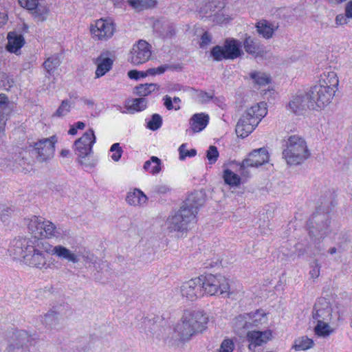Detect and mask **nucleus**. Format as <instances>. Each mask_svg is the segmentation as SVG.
Returning <instances> with one entry per match:
<instances>
[{"label": "nucleus", "instance_id": "nucleus-35", "mask_svg": "<svg viewBox=\"0 0 352 352\" xmlns=\"http://www.w3.org/2000/svg\"><path fill=\"white\" fill-rule=\"evenodd\" d=\"M61 61L56 54L47 58L43 63V67L48 76H53L55 70L60 65Z\"/></svg>", "mask_w": 352, "mask_h": 352}, {"label": "nucleus", "instance_id": "nucleus-37", "mask_svg": "<svg viewBox=\"0 0 352 352\" xmlns=\"http://www.w3.org/2000/svg\"><path fill=\"white\" fill-rule=\"evenodd\" d=\"M157 2V0H128L129 4L137 10L153 8L156 6Z\"/></svg>", "mask_w": 352, "mask_h": 352}, {"label": "nucleus", "instance_id": "nucleus-55", "mask_svg": "<svg viewBox=\"0 0 352 352\" xmlns=\"http://www.w3.org/2000/svg\"><path fill=\"white\" fill-rule=\"evenodd\" d=\"M211 40V36L208 32L204 33L201 38V45L204 46L208 45Z\"/></svg>", "mask_w": 352, "mask_h": 352}, {"label": "nucleus", "instance_id": "nucleus-5", "mask_svg": "<svg viewBox=\"0 0 352 352\" xmlns=\"http://www.w3.org/2000/svg\"><path fill=\"white\" fill-rule=\"evenodd\" d=\"M267 113L266 104L260 102L248 108L241 116L236 126V133L241 138L251 133Z\"/></svg>", "mask_w": 352, "mask_h": 352}, {"label": "nucleus", "instance_id": "nucleus-19", "mask_svg": "<svg viewBox=\"0 0 352 352\" xmlns=\"http://www.w3.org/2000/svg\"><path fill=\"white\" fill-rule=\"evenodd\" d=\"M307 107H309L307 93L305 94L300 93L291 96L286 105V109L295 115L300 116L304 114Z\"/></svg>", "mask_w": 352, "mask_h": 352}, {"label": "nucleus", "instance_id": "nucleus-56", "mask_svg": "<svg viewBox=\"0 0 352 352\" xmlns=\"http://www.w3.org/2000/svg\"><path fill=\"white\" fill-rule=\"evenodd\" d=\"M6 122L0 120V145L3 142L5 137Z\"/></svg>", "mask_w": 352, "mask_h": 352}, {"label": "nucleus", "instance_id": "nucleus-45", "mask_svg": "<svg viewBox=\"0 0 352 352\" xmlns=\"http://www.w3.org/2000/svg\"><path fill=\"white\" fill-rule=\"evenodd\" d=\"M219 156V153L217 147L210 146L206 152V158L208 161V164L210 165L214 164L217 161Z\"/></svg>", "mask_w": 352, "mask_h": 352}, {"label": "nucleus", "instance_id": "nucleus-22", "mask_svg": "<svg viewBox=\"0 0 352 352\" xmlns=\"http://www.w3.org/2000/svg\"><path fill=\"white\" fill-rule=\"evenodd\" d=\"M339 80L337 74L333 71H324L320 74L318 82L316 85L321 86L325 89L332 90L334 93L338 89Z\"/></svg>", "mask_w": 352, "mask_h": 352}, {"label": "nucleus", "instance_id": "nucleus-59", "mask_svg": "<svg viewBox=\"0 0 352 352\" xmlns=\"http://www.w3.org/2000/svg\"><path fill=\"white\" fill-rule=\"evenodd\" d=\"M10 209L8 207H5L4 206H0V217L2 221H6L4 219V216L1 214V212H6V214H8L10 212Z\"/></svg>", "mask_w": 352, "mask_h": 352}, {"label": "nucleus", "instance_id": "nucleus-42", "mask_svg": "<svg viewBox=\"0 0 352 352\" xmlns=\"http://www.w3.org/2000/svg\"><path fill=\"white\" fill-rule=\"evenodd\" d=\"M123 153V150L119 143H114L109 150V157L115 162H118Z\"/></svg>", "mask_w": 352, "mask_h": 352}, {"label": "nucleus", "instance_id": "nucleus-12", "mask_svg": "<svg viewBox=\"0 0 352 352\" xmlns=\"http://www.w3.org/2000/svg\"><path fill=\"white\" fill-rule=\"evenodd\" d=\"M116 27L110 18H101L94 21L89 27L91 37L97 41H107L111 38Z\"/></svg>", "mask_w": 352, "mask_h": 352}, {"label": "nucleus", "instance_id": "nucleus-43", "mask_svg": "<svg viewBox=\"0 0 352 352\" xmlns=\"http://www.w3.org/2000/svg\"><path fill=\"white\" fill-rule=\"evenodd\" d=\"M162 124V117L159 114H153L151 118L147 122L146 127L152 131L160 128Z\"/></svg>", "mask_w": 352, "mask_h": 352}, {"label": "nucleus", "instance_id": "nucleus-10", "mask_svg": "<svg viewBox=\"0 0 352 352\" xmlns=\"http://www.w3.org/2000/svg\"><path fill=\"white\" fill-rule=\"evenodd\" d=\"M96 140L93 129H89L76 140L74 144L75 153L78 157L79 162L86 165L87 157L91 153L92 147Z\"/></svg>", "mask_w": 352, "mask_h": 352}, {"label": "nucleus", "instance_id": "nucleus-44", "mask_svg": "<svg viewBox=\"0 0 352 352\" xmlns=\"http://www.w3.org/2000/svg\"><path fill=\"white\" fill-rule=\"evenodd\" d=\"M234 342L232 339L226 338L220 344L217 352H233Z\"/></svg>", "mask_w": 352, "mask_h": 352}, {"label": "nucleus", "instance_id": "nucleus-28", "mask_svg": "<svg viewBox=\"0 0 352 352\" xmlns=\"http://www.w3.org/2000/svg\"><path fill=\"white\" fill-rule=\"evenodd\" d=\"M246 317L250 319V327H265L268 323L267 314L263 310L249 313V316Z\"/></svg>", "mask_w": 352, "mask_h": 352}, {"label": "nucleus", "instance_id": "nucleus-62", "mask_svg": "<svg viewBox=\"0 0 352 352\" xmlns=\"http://www.w3.org/2000/svg\"><path fill=\"white\" fill-rule=\"evenodd\" d=\"M77 128L75 127L74 124H72L68 131V133L71 135H75L77 133Z\"/></svg>", "mask_w": 352, "mask_h": 352}, {"label": "nucleus", "instance_id": "nucleus-3", "mask_svg": "<svg viewBox=\"0 0 352 352\" xmlns=\"http://www.w3.org/2000/svg\"><path fill=\"white\" fill-rule=\"evenodd\" d=\"M198 193L192 194L179 210L170 214L166 221V228L170 232H182L196 222V214L201 201Z\"/></svg>", "mask_w": 352, "mask_h": 352}, {"label": "nucleus", "instance_id": "nucleus-60", "mask_svg": "<svg viewBox=\"0 0 352 352\" xmlns=\"http://www.w3.org/2000/svg\"><path fill=\"white\" fill-rule=\"evenodd\" d=\"M146 76H154L157 74L156 68H150L146 71Z\"/></svg>", "mask_w": 352, "mask_h": 352}, {"label": "nucleus", "instance_id": "nucleus-50", "mask_svg": "<svg viewBox=\"0 0 352 352\" xmlns=\"http://www.w3.org/2000/svg\"><path fill=\"white\" fill-rule=\"evenodd\" d=\"M244 47L247 52L250 54H255L256 52V46L254 44L253 41L250 38L245 39L244 42Z\"/></svg>", "mask_w": 352, "mask_h": 352}, {"label": "nucleus", "instance_id": "nucleus-63", "mask_svg": "<svg viewBox=\"0 0 352 352\" xmlns=\"http://www.w3.org/2000/svg\"><path fill=\"white\" fill-rule=\"evenodd\" d=\"M166 68H167V67L164 66V65H162V66H160V67H157L156 68L157 74H163L166 71Z\"/></svg>", "mask_w": 352, "mask_h": 352}, {"label": "nucleus", "instance_id": "nucleus-17", "mask_svg": "<svg viewBox=\"0 0 352 352\" xmlns=\"http://www.w3.org/2000/svg\"><path fill=\"white\" fill-rule=\"evenodd\" d=\"M333 316V307L325 298H320L316 302L313 312V322H331Z\"/></svg>", "mask_w": 352, "mask_h": 352}, {"label": "nucleus", "instance_id": "nucleus-31", "mask_svg": "<svg viewBox=\"0 0 352 352\" xmlns=\"http://www.w3.org/2000/svg\"><path fill=\"white\" fill-rule=\"evenodd\" d=\"M277 27L270 22L262 20L257 23L256 30L258 33L265 38H271Z\"/></svg>", "mask_w": 352, "mask_h": 352}, {"label": "nucleus", "instance_id": "nucleus-33", "mask_svg": "<svg viewBox=\"0 0 352 352\" xmlns=\"http://www.w3.org/2000/svg\"><path fill=\"white\" fill-rule=\"evenodd\" d=\"M250 77L254 83L260 87L265 86L271 82L270 75L262 71H253L250 73Z\"/></svg>", "mask_w": 352, "mask_h": 352}, {"label": "nucleus", "instance_id": "nucleus-14", "mask_svg": "<svg viewBox=\"0 0 352 352\" xmlns=\"http://www.w3.org/2000/svg\"><path fill=\"white\" fill-rule=\"evenodd\" d=\"M274 338V331L267 329L263 331L252 330L249 331L246 335V340L248 342V349L255 351L258 346L267 344Z\"/></svg>", "mask_w": 352, "mask_h": 352}, {"label": "nucleus", "instance_id": "nucleus-2", "mask_svg": "<svg viewBox=\"0 0 352 352\" xmlns=\"http://www.w3.org/2000/svg\"><path fill=\"white\" fill-rule=\"evenodd\" d=\"M208 321V316L203 311H186L174 327L173 337L182 342H188L205 330Z\"/></svg>", "mask_w": 352, "mask_h": 352}, {"label": "nucleus", "instance_id": "nucleus-39", "mask_svg": "<svg viewBox=\"0 0 352 352\" xmlns=\"http://www.w3.org/2000/svg\"><path fill=\"white\" fill-rule=\"evenodd\" d=\"M179 159L184 161L187 157H193L197 155V151L194 148L188 149L187 144H182L178 148Z\"/></svg>", "mask_w": 352, "mask_h": 352}, {"label": "nucleus", "instance_id": "nucleus-30", "mask_svg": "<svg viewBox=\"0 0 352 352\" xmlns=\"http://www.w3.org/2000/svg\"><path fill=\"white\" fill-rule=\"evenodd\" d=\"M316 323L314 333L319 338H327L334 332V328L331 326V322H314Z\"/></svg>", "mask_w": 352, "mask_h": 352}, {"label": "nucleus", "instance_id": "nucleus-7", "mask_svg": "<svg viewBox=\"0 0 352 352\" xmlns=\"http://www.w3.org/2000/svg\"><path fill=\"white\" fill-rule=\"evenodd\" d=\"M204 295L213 296L220 294L230 296V285L227 278L222 275L208 274L201 276Z\"/></svg>", "mask_w": 352, "mask_h": 352}, {"label": "nucleus", "instance_id": "nucleus-34", "mask_svg": "<svg viewBox=\"0 0 352 352\" xmlns=\"http://www.w3.org/2000/svg\"><path fill=\"white\" fill-rule=\"evenodd\" d=\"M126 106L127 110L131 113L142 111L147 107V100L144 98L129 100Z\"/></svg>", "mask_w": 352, "mask_h": 352}, {"label": "nucleus", "instance_id": "nucleus-54", "mask_svg": "<svg viewBox=\"0 0 352 352\" xmlns=\"http://www.w3.org/2000/svg\"><path fill=\"white\" fill-rule=\"evenodd\" d=\"M311 278H318L320 275V266L317 262L314 263L311 266V270L309 272Z\"/></svg>", "mask_w": 352, "mask_h": 352}, {"label": "nucleus", "instance_id": "nucleus-11", "mask_svg": "<svg viewBox=\"0 0 352 352\" xmlns=\"http://www.w3.org/2000/svg\"><path fill=\"white\" fill-rule=\"evenodd\" d=\"M241 42L235 39H228L223 46H215L211 50V56L215 60L235 59L241 56Z\"/></svg>", "mask_w": 352, "mask_h": 352}, {"label": "nucleus", "instance_id": "nucleus-27", "mask_svg": "<svg viewBox=\"0 0 352 352\" xmlns=\"http://www.w3.org/2000/svg\"><path fill=\"white\" fill-rule=\"evenodd\" d=\"M162 160L156 156H151L144 163L142 168L146 173L157 175L162 171Z\"/></svg>", "mask_w": 352, "mask_h": 352}, {"label": "nucleus", "instance_id": "nucleus-9", "mask_svg": "<svg viewBox=\"0 0 352 352\" xmlns=\"http://www.w3.org/2000/svg\"><path fill=\"white\" fill-rule=\"evenodd\" d=\"M335 94L332 90H327L321 86L314 85L307 92L309 108L316 111H321L331 102Z\"/></svg>", "mask_w": 352, "mask_h": 352}, {"label": "nucleus", "instance_id": "nucleus-1", "mask_svg": "<svg viewBox=\"0 0 352 352\" xmlns=\"http://www.w3.org/2000/svg\"><path fill=\"white\" fill-rule=\"evenodd\" d=\"M8 252L14 259L39 270L52 269L54 265V259L47 256L45 253L72 263H77L80 261L79 254L70 249L40 240L13 239L10 241Z\"/></svg>", "mask_w": 352, "mask_h": 352}, {"label": "nucleus", "instance_id": "nucleus-40", "mask_svg": "<svg viewBox=\"0 0 352 352\" xmlns=\"http://www.w3.org/2000/svg\"><path fill=\"white\" fill-rule=\"evenodd\" d=\"M246 316H249V314H244L238 316L234 320V324L238 329H248L250 328V319Z\"/></svg>", "mask_w": 352, "mask_h": 352}, {"label": "nucleus", "instance_id": "nucleus-32", "mask_svg": "<svg viewBox=\"0 0 352 352\" xmlns=\"http://www.w3.org/2000/svg\"><path fill=\"white\" fill-rule=\"evenodd\" d=\"M314 346V342L313 339L309 338L306 336H302L294 340L292 348L296 351H299L310 349L313 348Z\"/></svg>", "mask_w": 352, "mask_h": 352}, {"label": "nucleus", "instance_id": "nucleus-15", "mask_svg": "<svg viewBox=\"0 0 352 352\" xmlns=\"http://www.w3.org/2000/svg\"><path fill=\"white\" fill-rule=\"evenodd\" d=\"M200 276L184 282L180 287L183 298L193 301L204 296Z\"/></svg>", "mask_w": 352, "mask_h": 352}, {"label": "nucleus", "instance_id": "nucleus-53", "mask_svg": "<svg viewBox=\"0 0 352 352\" xmlns=\"http://www.w3.org/2000/svg\"><path fill=\"white\" fill-rule=\"evenodd\" d=\"M231 20V18L228 16H226L223 13H219L214 16L213 19L217 23L223 24L226 23Z\"/></svg>", "mask_w": 352, "mask_h": 352}, {"label": "nucleus", "instance_id": "nucleus-41", "mask_svg": "<svg viewBox=\"0 0 352 352\" xmlns=\"http://www.w3.org/2000/svg\"><path fill=\"white\" fill-rule=\"evenodd\" d=\"M214 97L212 92H205L202 90H197L195 91L194 98L199 103H207L210 102Z\"/></svg>", "mask_w": 352, "mask_h": 352}, {"label": "nucleus", "instance_id": "nucleus-38", "mask_svg": "<svg viewBox=\"0 0 352 352\" xmlns=\"http://www.w3.org/2000/svg\"><path fill=\"white\" fill-rule=\"evenodd\" d=\"M336 241V247H332L329 250V253L331 254H341L346 248V239L340 234L338 235L335 238Z\"/></svg>", "mask_w": 352, "mask_h": 352}, {"label": "nucleus", "instance_id": "nucleus-6", "mask_svg": "<svg viewBox=\"0 0 352 352\" xmlns=\"http://www.w3.org/2000/svg\"><path fill=\"white\" fill-rule=\"evenodd\" d=\"M283 155L288 164L297 165L306 160L309 153L303 138L298 135H291L286 142V148Z\"/></svg>", "mask_w": 352, "mask_h": 352}, {"label": "nucleus", "instance_id": "nucleus-8", "mask_svg": "<svg viewBox=\"0 0 352 352\" xmlns=\"http://www.w3.org/2000/svg\"><path fill=\"white\" fill-rule=\"evenodd\" d=\"M57 141L58 139L55 135L48 138H43L30 144L27 149L38 162H46L54 157L55 144Z\"/></svg>", "mask_w": 352, "mask_h": 352}, {"label": "nucleus", "instance_id": "nucleus-47", "mask_svg": "<svg viewBox=\"0 0 352 352\" xmlns=\"http://www.w3.org/2000/svg\"><path fill=\"white\" fill-rule=\"evenodd\" d=\"M44 321L47 325L54 327L58 323V316L54 312L47 313L45 316Z\"/></svg>", "mask_w": 352, "mask_h": 352}, {"label": "nucleus", "instance_id": "nucleus-48", "mask_svg": "<svg viewBox=\"0 0 352 352\" xmlns=\"http://www.w3.org/2000/svg\"><path fill=\"white\" fill-rule=\"evenodd\" d=\"M350 19H351L344 12V14H339L336 16L335 23L337 26L344 25L349 23Z\"/></svg>", "mask_w": 352, "mask_h": 352}, {"label": "nucleus", "instance_id": "nucleus-24", "mask_svg": "<svg viewBox=\"0 0 352 352\" xmlns=\"http://www.w3.org/2000/svg\"><path fill=\"white\" fill-rule=\"evenodd\" d=\"M236 165L234 162H231L223 166L222 177L224 183L230 188H237L241 184V177L233 170Z\"/></svg>", "mask_w": 352, "mask_h": 352}, {"label": "nucleus", "instance_id": "nucleus-36", "mask_svg": "<svg viewBox=\"0 0 352 352\" xmlns=\"http://www.w3.org/2000/svg\"><path fill=\"white\" fill-rule=\"evenodd\" d=\"M159 85L155 83L142 84L135 88V94L139 96L145 97L159 89Z\"/></svg>", "mask_w": 352, "mask_h": 352}, {"label": "nucleus", "instance_id": "nucleus-46", "mask_svg": "<svg viewBox=\"0 0 352 352\" xmlns=\"http://www.w3.org/2000/svg\"><path fill=\"white\" fill-rule=\"evenodd\" d=\"M70 109L71 105L69 102L68 100H63L54 113V116L57 117H63L70 111Z\"/></svg>", "mask_w": 352, "mask_h": 352}, {"label": "nucleus", "instance_id": "nucleus-29", "mask_svg": "<svg viewBox=\"0 0 352 352\" xmlns=\"http://www.w3.org/2000/svg\"><path fill=\"white\" fill-rule=\"evenodd\" d=\"M12 111L13 104L8 96L4 94H0V120L6 122Z\"/></svg>", "mask_w": 352, "mask_h": 352}, {"label": "nucleus", "instance_id": "nucleus-25", "mask_svg": "<svg viewBox=\"0 0 352 352\" xmlns=\"http://www.w3.org/2000/svg\"><path fill=\"white\" fill-rule=\"evenodd\" d=\"M147 201V196L138 188L130 190L126 197L127 204L133 206H142L146 204Z\"/></svg>", "mask_w": 352, "mask_h": 352}, {"label": "nucleus", "instance_id": "nucleus-51", "mask_svg": "<svg viewBox=\"0 0 352 352\" xmlns=\"http://www.w3.org/2000/svg\"><path fill=\"white\" fill-rule=\"evenodd\" d=\"M128 76L131 79L138 80L146 77V72L131 70L128 72Z\"/></svg>", "mask_w": 352, "mask_h": 352}, {"label": "nucleus", "instance_id": "nucleus-23", "mask_svg": "<svg viewBox=\"0 0 352 352\" xmlns=\"http://www.w3.org/2000/svg\"><path fill=\"white\" fill-rule=\"evenodd\" d=\"M210 117L206 113H197L192 116L189 120V131L196 133L204 130L208 126Z\"/></svg>", "mask_w": 352, "mask_h": 352}, {"label": "nucleus", "instance_id": "nucleus-57", "mask_svg": "<svg viewBox=\"0 0 352 352\" xmlns=\"http://www.w3.org/2000/svg\"><path fill=\"white\" fill-rule=\"evenodd\" d=\"M344 12L347 14V16L352 19V0L349 1L345 4Z\"/></svg>", "mask_w": 352, "mask_h": 352}, {"label": "nucleus", "instance_id": "nucleus-49", "mask_svg": "<svg viewBox=\"0 0 352 352\" xmlns=\"http://www.w3.org/2000/svg\"><path fill=\"white\" fill-rule=\"evenodd\" d=\"M80 255L85 265L94 264L96 261V257L89 252L85 251Z\"/></svg>", "mask_w": 352, "mask_h": 352}, {"label": "nucleus", "instance_id": "nucleus-61", "mask_svg": "<svg viewBox=\"0 0 352 352\" xmlns=\"http://www.w3.org/2000/svg\"><path fill=\"white\" fill-rule=\"evenodd\" d=\"M75 127L77 128V129L82 130L85 127V124L83 122H77L74 124Z\"/></svg>", "mask_w": 352, "mask_h": 352}, {"label": "nucleus", "instance_id": "nucleus-18", "mask_svg": "<svg viewBox=\"0 0 352 352\" xmlns=\"http://www.w3.org/2000/svg\"><path fill=\"white\" fill-rule=\"evenodd\" d=\"M270 156L267 151L264 148L256 149L251 152L242 162L241 167H258L269 162Z\"/></svg>", "mask_w": 352, "mask_h": 352}, {"label": "nucleus", "instance_id": "nucleus-26", "mask_svg": "<svg viewBox=\"0 0 352 352\" xmlns=\"http://www.w3.org/2000/svg\"><path fill=\"white\" fill-rule=\"evenodd\" d=\"M30 340V336L25 331H19L16 332L8 346V352H14L13 350L19 349L26 346Z\"/></svg>", "mask_w": 352, "mask_h": 352}, {"label": "nucleus", "instance_id": "nucleus-64", "mask_svg": "<svg viewBox=\"0 0 352 352\" xmlns=\"http://www.w3.org/2000/svg\"><path fill=\"white\" fill-rule=\"evenodd\" d=\"M69 151L68 149H63L60 152V155L63 157H67L69 155Z\"/></svg>", "mask_w": 352, "mask_h": 352}, {"label": "nucleus", "instance_id": "nucleus-4", "mask_svg": "<svg viewBox=\"0 0 352 352\" xmlns=\"http://www.w3.org/2000/svg\"><path fill=\"white\" fill-rule=\"evenodd\" d=\"M25 221L28 232L35 238L34 240H38V239L60 240L63 239L60 229L49 220H46L41 217L31 216L25 219ZM18 239L24 238L19 237ZM26 239H30V238Z\"/></svg>", "mask_w": 352, "mask_h": 352}, {"label": "nucleus", "instance_id": "nucleus-16", "mask_svg": "<svg viewBox=\"0 0 352 352\" xmlns=\"http://www.w3.org/2000/svg\"><path fill=\"white\" fill-rule=\"evenodd\" d=\"M151 56V46L145 41L140 40L133 45L130 52L129 60L138 65L146 62Z\"/></svg>", "mask_w": 352, "mask_h": 352}, {"label": "nucleus", "instance_id": "nucleus-20", "mask_svg": "<svg viewBox=\"0 0 352 352\" xmlns=\"http://www.w3.org/2000/svg\"><path fill=\"white\" fill-rule=\"evenodd\" d=\"M96 65L95 78H100L109 72L113 65V60L109 56L108 53H102L94 60Z\"/></svg>", "mask_w": 352, "mask_h": 352}, {"label": "nucleus", "instance_id": "nucleus-58", "mask_svg": "<svg viewBox=\"0 0 352 352\" xmlns=\"http://www.w3.org/2000/svg\"><path fill=\"white\" fill-rule=\"evenodd\" d=\"M8 19L7 14L4 12H0V28L7 23Z\"/></svg>", "mask_w": 352, "mask_h": 352}, {"label": "nucleus", "instance_id": "nucleus-13", "mask_svg": "<svg viewBox=\"0 0 352 352\" xmlns=\"http://www.w3.org/2000/svg\"><path fill=\"white\" fill-rule=\"evenodd\" d=\"M38 0H17L19 6L29 11L34 21L43 23L50 14V6L47 3H39Z\"/></svg>", "mask_w": 352, "mask_h": 352}, {"label": "nucleus", "instance_id": "nucleus-21", "mask_svg": "<svg viewBox=\"0 0 352 352\" xmlns=\"http://www.w3.org/2000/svg\"><path fill=\"white\" fill-rule=\"evenodd\" d=\"M7 40L6 50L16 55L20 54L21 49L25 43L23 36L14 31L10 32L7 35Z\"/></svg>", "mask_w": 352, "mask_h": 352}, {"label": "nucleus", "instance_id": "nucleus-52", "mask_svg": "<svg viewBox=\"0 0 352 352\" xmlns=\"http://www.w3.org/2000/svg\"><path fill=\"white\" fill-rule=\"evenodd\" d=\"M164 104L165 107L168 110H171V109H173L175 110H179L180 109V106L179 105H173V100H172L170 96H164Z\"/></svg>", "mask_w": 352, "mask_h": 352}]
</instances>
